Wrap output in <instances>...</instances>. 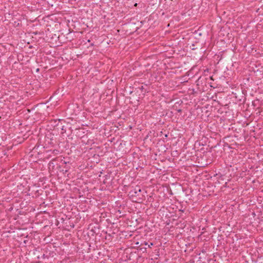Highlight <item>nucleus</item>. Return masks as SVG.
<instances>
[{
  "mask_svg": "<svg viewBox=\"0 0 263 263\" xmlns=\"http://www.w3.org/2000/svg\"><path fill=\"white\" fill-rule=\"evenodd\" d=\"M141 192V190L140 187L138 186H136L134 189L131 190L130 193L132 194L133 196L134 195V194L138 196L139 195V193H140Z\"/></svg>",
  "mask_w": 263,
  "mask_h": 263,
  "instance_id": "f257e3e1",
  "label": "nucleus"
},
{
  "mask_svg": "<svg viewBox=\"0 0 263 263\" xmlns=\"http://www.w3.org/2000/svg\"><path fill=\"white\" fill-rule=\"evenodd\" d=\"M258 100H256L255 101H254L252 102V105L254 107L256 106L257 104H256V102H258Z\"/></svg>",
  "mask_w": 263,
  "mask_h": 263,
  "instance_id": "f03ea898",
  "label": "nucleus"
},
{
  "mask_svg": "<svg viewBox=\"0 0 263 263\" xmlns=\"http://www.w3.org/2000/svg\"><path fill=\"white\" fill-rule=\"evenodd\" d=\"M153 245H154L153 243L151 242L149 245H148V246L149 248H151V246H152Z\"/></svg>",
  "mask_w": 263,
  "mask_h": 263,
  "instance_id": "7ed1b4c3",
  "label": "nucleus"
},
{
  "mask_svg": "<svg viewBox=\"0 0 263 263\" xmlns=\"http://www.w3.org/2000/svg\"><path fill=\"white\" fill-rule=\"evenodd\" d=\"M143 244H144V245H145V246H146V245H148V243H147V242H146V241H144V243H143Z\"/></svg>",
  "mask_w": 263,
  "mask_h": 263,
  "instance_id": "20e7f679",
  "label": "nucleus"
},
{
  "mask_svg": "<svg viewBox=\"0 0 263 263\" xmlns=\"http://www.w3.org/2000/svg\"><path fill=\"white\" fill-rule=\"evenodd\" d=\"M178 112H181V109H179V110H178Z\"/></svg>",
  "mask_w": 263,
  "mask_h": 263,
  "instance_id": "39448f33",
  "label": "nucleus"
}]
</instances>
